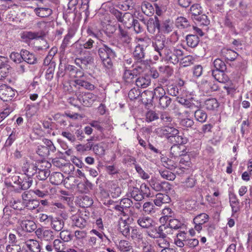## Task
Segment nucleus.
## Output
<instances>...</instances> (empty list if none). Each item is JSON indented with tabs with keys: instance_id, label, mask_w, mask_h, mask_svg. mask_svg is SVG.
Here are the masks:
<instances>
[{
	"instance_id": "1",
	"label": "nucleus",
	"mask_w": 252,
	"mask_h": 252,
	"mask_svg": "<svg viewBox=\"0 0 252 252\" xmlns=\"http://www.w3.org/2000/svg\"><path fill=\"white\" fill-rule=\"evenodd\" d=\"M153 47L158 55L154 56V59L156 61L159 59V56L162 60L175 64L179 62V57L183 55L181 50L173 47H165L163 40H156L153 43Z\"/></svg>"
},
{
	"instance_id": "2",
	"label": "nucleus",
	"mask_w": 252,
	"mask_h": 252,
	"mask_svg": "<svg viewBox=\"0 0 252 252\" xmlns=\"http://www.w3.org/2000/svg\"><path fill=\"white\" fill-rule=\"evenodd\" d=\"M30 167H35L33 164H29L27 162L23 167L25 174L22 175L21 176H14L12 177V181L14 183L18 185L19 188L21 189H27L32 184V180L30 177V175L28 174L29 172L28 169Z\"/></svg>"
},
{
	"instance_id": "3",
	"label": "nucleus",
	"mask_w": 252,
	"mask_h": 252,
	"mask_svg": "<svg viewBox=\"0 0 252 252\" xmlns=\"http://www.w3.org/2000/svg\"><path fill=\"white\" fill-rule=\"evenodd\" d=\"M76 95L79 101L86 106H91L97 99L96 95L89 92H79Z\"/></svg>"
},
{
	"instance_id": "4",
	"label": "nucleus",
	"mask_w": 252,
	"mask_h": 252,
	"mask_svg": "<svg viewBox=\"0 0 252 252\" xmlns=\"http://www.w3.org/2000/svg\"><path fill=\"white\" fill-rule=\"evenodd\" d=\"M209 220V216L206 213H201L195 216L193 220L194 229L200 233L202 229L203 225L207 222Z\"/></svg>"
},
{
	"instance_id": "5",
	"label": "nucleus",
	"mask_w": 252,
	"mask_h": 252,
	"mask_svg": "<svg viewBox=\"0 0 252 252\" xmlns=\"http://www.w3.org/2000/svg\"><path fill=\"white\" fill-rule=\"evenodd\" d=\"M15 94V91L11 87L5 84L0 86V98L3 101H7L11 100Z\"/></svg>"
},
{
	"instance_id": "6",
	"label": "nucleus",
	"mask_w": 252,
	"mask_h": 252,
	"mask_svg": "<svg viewBox=\"0 0 252 252\" xmlns=\"http://www.w3.org/2000/svg\"><path fill=\"white\" fill-rule=\"evenodd\" d=\"M115 15L118 20L122 23L127 28H130L132 26V23L134 19L131 13H126L122 16V13L117 11Z\"/></svg>"
},
{
	"instance_id": "7",
	"label": "nucleus",
	"mask_w": 252,
	"mask_h": 252,
	"mask_svg": "<svg viewBox=\"0 0 252 252\" xmlns=\"http://www.w3.org/2000/svg\"><path fill=\"white\" fill-rule=\"evenodd\" d=\"M190 13L193 16L192 18L196 19L198 21H201L203 20L204 22H202V24L207 25L208 24V21L207 19V16L205 15H202L200 16L201 13V7L197 4L192 5L190 8Z\"/></svg>"
},
{
	"instance_id": "8",
	"label": "nucleus",
	"mask_w": 252,
	"mask_h": 252,
	"mask_svg": "<svg viewBox=\"0 0 252 252\" xmlns=\"http://www.w3.org/2000/svg\"><path fill=\"white\" fill-rule=\"evenodd\" d=\"M116 245L117 249L121 252H136L132 243L129 241L121 240Z\"/></svg>"
},
{
	"instance_id": "9",
	"label": "nucleus",
	"mask_w": 252,
	"mask_h": 252,
	"mask_svg": "<svg viewBox=\"0 0 252 252\" xmlns=\"http://www.w3.org/2000/svg\"><path fill=\"white\" fill-rule=\"evenodd\" d=\"M85 218L79 214H76L72 216V224L80 228H85L88 224V216L85 215Z\"/></svg>"
},
{
	"instance_id": "10",
	"label": "nucleus",
	"mask_w": 252,
	"mask_h": 252,
	"mask_svg": "<svg viewBox=\"0 0 252 252\" xmlns=\"http://www.w3.org/2000/svg\"><path fill=\"white\" fill-rule=\"evenodd\" d=\"M148 31L152 34L158 33L160 30V23L157 17L154 18H150L147 23Z\"/></svg>"
},
{
	"instance_id": "11",
	"label": "nucleus",
	"mask_w": 252,
	"mask_h": 252,
	"mask_svg": "<svg viewBox=\"0 0 252 252\" xmlns=\"http://www.w3.org/2000/svg\"><path fill=\"white\" fill-rule=\"evenodd\" d=\"M35 234L37 237L45 241H50L54 238L53 232L50 230L38 228L35 231Z\"/></svg>"
},
{
	"instance_id": "12",
	"label": "nucleus",
	"mask_w": 252,
	"mask_h": 252,
	"mask_svg": "<svg viewBox=\"0 0 252 252\" xmlns=\"http://www.w3.org/2000/svg\"><path fill=\"white\" fill-rule=\"evenodd\" d=\"M98 54L101 60H104L108 57H115V52L108 46L103 45L98 49Z\"/></svg>"
},
{
	"instance_id": "13",
	"label": "nucleus",
	"mask_w": 252,
	"mask_h": 252,
	"mask_svg": "<svg viewBox=\"0 0 252 252\" xmlns=\"http://www.w3.org/2000/svg\"><path fill=\"white\" fill-rule=\"evenodd\" d=\"M153 220L148 216L139 217L137 220V224L142 228H149L153 226Z\"/></svg>"
},
{
	"instance_id": "14",
	"label": "nucleus",
	"mask_w": 252,
	"mask_h": 252,
	"mask_svg": "<svg viewBox=\"0 0 252 252\" xmlns=\"http://www.w3.org/2000/svg\"><path fill=\"white\" fill-rule=\"evenodd\" d=\"M149 183L151 188L157 191L162 190L164 188V186H165L166 187H168V189H170L169 187V184L168 182H159L157 181L155 178H152L150 180Z\"/></svg>"
},
{
	"instance_id": "15",
	"label": "nucleus",
	"mask_w": 252,
	"mask_h": 252,
	"mask_svg": "<svg viewBox=\"0 0 252 252\" xmlns=\"http://www.w3.org/2000/svg\"><path fill=\"white\" fill-rule=\"evenodd\" d=\"M224 71L214 70L212 71L213 77L220 83L225 84L229 81L228 76L224 73Z\"/></svg>"
},
{
	"instance_id": "16",
	"label": "nucleus",
	"mask_w": 252,
	"mask_h": 252,
	"mask_svg": "<svg viewBox=\"0 0 252 252\" xmlns=\"http://www.w3.org/2000/svg\"><path fill=\"white\" fill-rule=\"evenodd\" d=\"M127 195L128 197H132L137 201H141L144 198V196L139 189L133 187H131L129 188V191Z\"/></svg>"
},
{
	"instance_id": "17",
	"label": "nucleus",
	"mask_w": 252,
	"mask_h": 252,
	"mask_svg": "<svg viewBox=\"0 0 252 252\" xmlns=\"http://www.w3.org/2000/svg\"><path fill=\"white\" fill-rule=\"evenodd\" d=\"M21 228L23 230L27 232H31L35 230L36 228L35 223L31 220H23L20 223Z\"/></svg>"
},
{
	"instance_id": "18",
	"label": "nucleus",
	"mask_w": 252,
	"mask_h": 252,
	"mask_svg": "<svg viewBox=\"0 0 252 252\" xmlns=\"http://www.w3.org/2000/svg\"><path fill=\"white\" fill-rule=\"evenodd\" d=\"M25 244L32 252H40V246L37 241L33 239H28L25 241Z\"/></svg>"
},
{
	"instance_id": "19",
	"label": "nucleus",
	"mask_w": 252,
	"mask_h": 252,
	"mask_svg": "<svg viewBox=\"0 0 252 252\" xmlns=\"http://www.w3.org/2000/svg\"><path fill=\"white\" fill-rule=\"evenodd\" d=\"M129 236L132 240L137 242H140L143 240L142 232L136 227L131 228V232H130Z\"/></svg>"
},
{
	"instance_id": "20",
	"label": "nucleus",
	"mask_w": 252,
	"mask_h": 252,
	"mask_svg": "<svg viewBox=\"0 0 252 252\" xmlns=\"http://www.w3.org/2000/svg\"><path fill=\"white\" fill-rule=\"evenodd\" d=\"M136 85L141 88H146L151 84V79L149 76H140L135 81Z\"/></svg>"
},
{
	"instance_id": "21",
	"label": "nucleus",
	"mask_w": 252,
	"mask_h": 252,
	"mask_svg": "<svg viewBox=\"0 0 252 252\" xmlns=\"http://www.w3.org/2000/svg\"><path fill=\"white\" fill-rule=\"evenodd\" d=\"M169 197L164 194L158 193L156 195V198L154 200V204L157 206H161L162 204L168 203L170 201Z\"/></svg>"
},
{
	"instance_id": "22",
	"label": "nucleus",
	"mask_w": 252,
	"mask_h": 252,
	"mask_svg": "<svg viewBox=\"0 0 252 252\" xmlns=\"http://www.w3.org/2000/svg\"><path fill=\"white\" fill-rule=\"evenodd\" d=\"M221 55L228 61H234L237 57L238 54L234 51L227 48H223L221 51Z\"/></svg>"
},
{
	"instance_id": "23",
	"label": "nucleus",
	"mask_w": 252,
	"mask_h": 252,
	"mask_svg": "<svg viewBox=\"0 0 252 252\" xmlns=\"http://www.w3.org/2000/svg\"><path fill=\"white\" fill-rule=\"evenodd\" d=\"M64 180L63 175L60 172H54L50 176V181L54 185H60Z\"/></svg>"
},
{
	"instance_id": "24",
	"label": "nucleus",
	"mask_w": 252,
	"mask_h": 252,
	"mask_svg": "<svg viewBox=\"0 0 252 252\" xmlns=\"http://www.w3.org/2000/svg\"><path fill=\"white\" fill-rule=\"evenodd\" d=\"M23 60L28 63L33 64L36 63L37 60L35 56L26 50L23 51Z\"/></svg>"
},
{
	"instance_id": "25",
	"label": "nucleus",
	"mask_w": 252,
	"mask_h": 252,
	"mask_svg": "<svg viewBox=\"0 0 252 252\" xmlns=\"http://www.w3.org/2000/svg\"><path fill=\"white\" fill-rule=\"evenodd\" d=\"M64 185L68 189H72L76 185L79 188L80 184L78 183V180L73 177H68L64 180Z\"/></svg>"
},
{
	"instance_id": "26",
	"label": "nucleus",
	"mask_w": 252,
	"mask_h": 252,
	"mask_svg": "<svg viewBox=\"0 0 252 252\" xmlns=\"http://www.w3.org/2000/svg\"><path fill=\"white\" fill-rule=\"evenodd\" d=\"M156 241L155 247L156 251H159L163 248H168L170 247L169 242L165 239V237L158 238Z\"/></svg>"
},
{
	"instance_id": "27",
	"label": "nucleus",
	"mask_w": 252,
	"mask_h": 252,
	"mask_svg": "<svg viewBox=\"0 0 252 252\" xmlns=\"http://www.w3.org/2000/svg\"><path fill=\"white\" fill-rule=\"evenodd\" d=\"M119 225V230L123 235L125 237L129 236L130 226L125 220L120 221Z\"/></svg>"
},
{
	"instance_id": "28",
	"label": "nucleus",
	"mask_w": 252,
	"mask_h": 252,
	"mask_svg": "<svg viewBox=\"0 0 252 252\" xmlns=\"http://www.w3.org/2000/svg\"><path fill=\"white\" fill-rule=\"evenodd\" d=\"M51 221L52 227L56 231H61L64 226V221L62 219L52 218Z\"/></svg>"
},
{
	"instance_id": "29",
	"label": "nucleus",
	"mask_w": 252,
	"mask_h": 252,
	"mask_svg": "<svg viewBox=\"0 0 252 252\" xmlns=\"http://www.w3.org/2000/svg\"><path fill=\"white\" fill-rule=\"evenodd\" d=\"M184 146L183 145H174L170 149L171 154L174 157L181 156L183 155Z\"/></svg>"
},
{
	"instance_id": "30",
	"label": "nucleus",
	"mask_w": 252,
	"mask_h": 252,
	"mask_svg": "<svg viewBox=\"0 0 252 252\" xmlns=\"http://www.w3.org/2000/svg\"><path fill=\"white\" fill-rule=\"evenodd\" d=\"M133 54L136 59L142 60L145 56L144 48L139 44L136 46Z\"/></svg>"
},
{
	"instance_id": "31",
	"label": "nucleus",
	"mask_w": 252,
	"mask_h": 252,
	"mask_svg": "<svg viewBox=\"0 0 252 252\" xmlns=\"http://www.w3.org/2000/svg\"><path fill=\"white\" fill-rule=\"evenodd\" d=\"M139 61H137L135 64V67L134 69L137 71V73H140L144 72L148 67V63L147 62L139 60Z\"/></svg>"
},
{
	"instance_id": "32",
	"label": "nucleus",
	"mask_w": 252,
	"mask_h": 252,
	"mask_svg": "<svg viewBox=\"0 0 252 252\" xmlns=\"http://www.w3.org/2000/svg\"><path fill=\"white\" fill-rule=\"evenodd\" d=\"M186 41L189 46L194 48L198 45L199 40L197 35H189L187 36Z\"/></svg>"
},
{
	"instance_id": "33",
	"label": "nucleus",
	"mask_w": 252,
	"mask_h": 252,
	"mask_svg": "<svg viewBox=\"0 0 252 252\" xmlns=\"http://www.w3.org/2000/svg\"><path fill=\"white\" fill-rule=\"evenodd\" d=\"M119 37L121 42L128 44L130 42L131 38L128 35L127 32L119 26Z\"/></svg>"
},
{
	"instance_id": "34",
	"label": "nucleus",
	"mask_w": 252,
	"mask_h": 252,
	"mask_svg": "<svg viewBox=\"0 0 252 252\" xmlns=\"http://www.w3.org/2000/svg\"><path fill=\"white\" fill-rule=\"evenodd\" d=\"M205 106L208 110H214L219 107V103L215 98H211L206 100Z\"/></svg>"
},
{
	"instance_id": "35",
	"label": "nucleus",
	"mask_w": 252,
	"mask_h": 252,
	"mask_svg": "<svg viewBox=\"0 0 252 252\" xmlns=\"http://www.w3.org/2000/svg\"><path fill=\"white\" fill-rule=\"evenodd\" d=\"M36 14L41 17H46L52 13V10L48 8H36L34 9Z\"/></svg>"
},
{
	"instance_id": "36",
	"label": "nucleus",
	"mask_w": 252,
	"mask_h": 252,
	"mask_svg": "<svg viewBox=\"0 0 252 252\" xmlns=\"http://www.w3.org/2000/svg\"><path fill=\"white\" fill-rule=\"evenodd\" d=\"M74 82L75 83V84L76 85L80 86L85 88L86 89H87L89 90H91V91L94 90L95 88L93 84H92L88 82H87L86 81L81 80V79H76V80H75Z\"/></svg>"
},
{
	"instance_id": "37",
	"label": "nucleus",
	"mask_w": 252,
	"mask_h": 252,
	"mask_svg": "<svg viewBox=\"0 0 252 252\" xmlns=\"http://www.w3.org/2000/svg\"><path fill=\"white\" fill-rule=\"evenodd\" d=\"M40 204L39 200L36 199H30L24 202V206L29 210H32L37 208Z\"/></svg>"
},
{
	"instance_id": "38",
	"label": "nucleus",
	"mask_w": 252,
	"mask_h": 252,
	"mask_svg": "<svg viewBox=\"0 0 252 252\" xmlns=\"http://www.w3.org/2000/svg\"><path fill=\"white\" fill-rule=\"evenodd\" d=\"M68 69L69 70V75L72 78H77L83 76V73L82 71L77 69L74 66H69Z\"/></svg>"
},
{
	"instance_id": "39",
	"label": "nucleus",
	"mask_w": 252,
	"mask_h": 252,
	"mask_svg": "<svg viewBox=\"0 0 252 252\" xmlns=\"http://www.w3.org/2000/svg\"><path fill=\"white\" fill-rule=\"evenodd\" d=\"M141 9L143 12L147 15H150L153 14L154 8L152 4L148 2L144 1L141 5Z\"/></svg>"
},
{
	"instance_id": "40",
	"label": "nucleus",
	"mask_w": 252,
	"mask_h": 252,
	"mask_svg": "<svg viewBox=\"0 0 252 252\" xmlns=\"http://www.w3.org/2000/svg\"><path fill=\"white\" fill-rule=\"evenodd\" d=\"M22 50L20 53H18L17 52H12L10 56V59L15 63H20L22 62L23 61V51Z\"/></svg>"
},
{
	"instance_id": "41",
	"label": "nucleus",
	"mask_w": 252,
	"mask_h": 252,
	"mask_svg": "<svg viewBox=\"0 0 252 252\" xmlns=\"http://www.w3.org/2000/svg\"><path fill=\"white\" fill-rule=\"evenodd\" d=\"M143 210L147 214H152L156 212L155 206L150 202H146L143 204Z\"/></svg>"
},
{
	"instance_id": "42",
	"label": "nucleus",
	"mask_w": 252,
	"mask_h": 252,
	"mask_svg": "<svg viewBox=\"0 0 252 252\" xmlns=\"http://www.w3.org/2000/svg\"><path fill=\"white\" fill-rule=\"evenodd\" d=\"M194 117L197 121L204 123L206 121L207 116L206 113L202 110H197L194 113Z\"/></svg>"
},
{
	"instance_id": "43",
	"label": "nucleus",
	"mask_w": 252,
	"mask_h": 252,
	"mask_svg": "<svg viewBox=\"0 0 252 252\" xmlns=\"http://www.w3.org/2000/svg\"><path fill=\"white\" fill-rule=\"evenodd\" d=\"M176 25L179 28H186L189 26V22L186 18L181 16L176 19Z\"/></svg>"
},
{
	"instance_id": "44",
	"label": "nucleus",
	"mask_w": 252,
	"mask_h": 252,
	"mask_svg": "<svg viewBox=\"0 0 252 252\" xmlns=\"http://www.w3.org/2000/svg\"><path fill=\"white\" fill-rule=\"evenodd\" d=\"M182 224V223L177 219H171L169 220L167 225L168 226V229H169V231H171L170 229H178L181 228Z\"/></svg>"
},
{
	"instance_id": "45",
	"label": "nucleus",
	"mask_w": 252,
	"mask_h": 252,
	"mask_svg": "<svg viewBox=\"0 0 252 252\" xmlns=\"http://www.w3.org/2000/svg\"><path fill=\"white\" fill-rule=\"evenodd\" d=\"M53 248L56 252H66L63 243L59 239H55L54 241Z\"/></svg>"
},
{
	"instance_id": "46",
	"label": "nucleus",
	"mask_w": 252,
	"mask_h": 252,
	"mask_svg": "<svg viewBox=\"0 0 252 252\" xmlns=\"http://www.w3.org/2000/svg\"><path fill=\"white\" fill-rule=\"evenodd\" d=\"M156 230L157 231V234H158V238L166 237V234L163 232L164 231H165L167 233H170V231L168 230V226L166 225H162L158 228L156 227Z\"/></svg>"
},
{
	"instance_id": "47",
	"label": "nucleus",
	"mask_w": 252,
	"mask_h": 252,
	"mask_svg": "<svg viewBox=\"0 0 252 252\" xmlns=\"http://www.w3.org/2000/svg\"><path fill=\"white\" fill-rule=\"evenodd\" d=\"M159 173L161 175V176L165 179L169 180V181H173L175 179V175L174 173L171 172L170 171H168L167 170L161 171H159Z\"/></svg>"
},
{
	"instance_id": "48",
	"label": "nucleus",
	"mask_w": 252,
	"mask_h": 252,
	"mask_svg": "<svg viewBox=\"0 0 252 252\" xmlns=\"http://www.w3.org/2000/svg\"><path fill=\"white\" fill-rule=\"evenodd\" d=\"M214 65L216 70H218L220 71H225L226 69L225 63L220 59H217L214 61Z\"/></svg>"
},
{
	"instance_id": "49",
	"label": "nucleus",
	"mask_w": 252,
	"mask_h": 252,
	"mask_svg": "<svg viewBox=\"0 0 252 252\" xmlns=\"http://www.w3.org/2000/svg\"><path fill=\"white\" fill-rule=\"evenodd\" d=\"M159 104L163 108H167L171 103V98L167 95H164L159 99Z\"/></svg>"
},
{
	"instance_id": "50",
	"label": "nucleus",
	"mask_w": 252,
	"mask_h": 252,
	"mask_svg": "<svg viewBox=\"0 0 252 252\" xmlns=\"http://www.w3.org/2000/svg\"><path fill=\"white\" fill-rule=\"evenodd\" d=\"M165 134H169V137H175L179 133L178 129L172 127H165L163 129Z\"/></svg>"
},
{
	"instance_id": "51",
	"label": "nucleus",
	"mask_w": 252,
	"mask_h": 252,
	"mask_svg": "<svg viewBox=\"0 0 252 252\" xmlns=\"http://www.w3.org/2000/svg\"><path fill=\"white\" fill-rule=\"evenodd\" d=\"M40 37L39 32H27L23 33L22 37L27 40H32Z\"/></svg>"
},
{
	"instance_id": "52",
	"label": "nucleus",
	"mask_w": 252,
	"mask_h": 252,
	"mask_svg": "<svg viewBox=\"0 0 252 252\" xmlns=\"http://www.w3.org/2000/svg\"><path fill=\"white\" fill-rule=\"evenodd\" d=\"M190 164L191 163L189 161L186 160L184 158H181L179 163L180 168L179 169L183 170L184 172H186L185 170L189 169L188 167H190Z\"/></svg>"
},
{
	"instance_id": "53",
	"label": "nucleus",
	"mask_w": 252,
	"mask_h": 252,
	"mask_svg": "<svg viewBox=\"0 0 252 252\" xmlns=\"http://www.w3.org/2000/svg\"><path fill=\"white\" fill-rule=\"evenodd\" d=\"M8 60L7 58L0 56V70H9L11 68L8 64Z\"/></svg>"
},
{
	"instance_id": "54",
	"label": "nucleus",
	"mask_w": 252,
	"mask_h": 252,
	"mask_svg": "<svg viewBox=\"0 0 252 252\" xmlns=\"http://www.w3.org/2000/svg\"><path fill=\"white\" fill-rule=\"evenodd\" d=\"M93 147V144L87 143L86 144H78L76 146V149L78 152L83 153L85 151L90 150Z\"/></svg>"
},
{
	"instance_id": "55",
	"label": "nucleus",
	"mask_w": 252,
	"mask_h": 252,
	"mask_svg": "<svg viewBox=\"0 0 252 252\" xmlns=\"http://www.w3.org/2000/svg\"><path fill=\"white\" fill-rule=\"evenodd\" d=\"M165 95V91L164 89L161 87H157L154 90L153 98L159 99V98Z\"/></svg>"
},
{
	"instance_id": "56",
	"label": "nucleus",
	"mask_w": 252,
	"mask_h": 252,
	"mask_svg": "<svg viewBox=\"0 0 252 252\" xmlns=\"http://www.w3.org/2000/svg\"><path fill=\"white\" fill-rule=\"evenodd\" d=\"M135 75V74L132 73L131 70H126L123 75V79L126 82L131 83Z\"/></svg>"
},
{
	"instance_id": "57",
	"label": "nucleus",
	"mask_w": 252,
	"mask_h": 252,
	"mask_svg": "<svg viewBox=\"0 0 252 252\" xmlns=\"http://www.w3.org/2000/svg\"><path fill=\"white\" fill-rule=\"evenodd\" d=\"M194 58L192 56H187L182 59L181 63L184 67H186L193 63Z\"/></svg>"
},
{
	"instance_id": "58",
	"label": "nucleus",
	"mask_w": 252,
	"mask_h": 252,
	"mask_svg": "<svg viewBox=\"0 0 252 252\" xmlns=\"http://www.w3.org/2000/svg\"><path fill=\"white\" fill-rule=\"evenodd\" d=\"M135 168L137 172L138 173L139 176L142 179L146 180L150 178L149 174L146 173L140 165L135 164Z\"/></svg>"
},
{
	"instance_id": "59",
	"label": "nucleus",
	"mask_w": 252,
	"mask_h": 252,
	"mask_svg": "<svg viewBox=\"0 0 252 252\" xmlns=\"http://www.w3.org/2000/svg\"><path fill=\"white\" fill-rule=\"evenodd\" d=\"M172 23L170 20H166L162 24L161 30L165 33H169L172 31Z\"/></svg>"
},
{
	"instance_id": "60",
	"label": "nucleus",
	"mask_w": 252,
	"mask_h": 252,
	"mask_svg": "<svg viewBox=\"0 0 252 252\" xmlns=\"http://www.w3.org/2000/svg\"><path fill=\"white\" fill-rule=\"evenodd\" d=\"M182 184V185L185 188H191L194 186L195 181L193 178L189 177Z\"/></svg>"
},
{
	"instance_id": "61",
	"label": "nucleus",
	"mask_w": 252,
	"mask_h": 252,
	"mask_svg": "<svg viewBox=\"0 0 252 252\" xmlns=\"http://www.w3.org/2000/svg\"><path fill=\"white\" fill-rule=\"evenodd\" d=\"M55 65L50 64L48 68L47 69L46 74H45V78L47 80L50 81L51 80L54 76V73L55 70Z\"/></svg>"
},
{
	"instance_id": "62",
	"label": "nucleus",
	"mask_w": 252,
	"mask_h": 252,
	"mask_svg": "<svg viewBox=\"0 0 252 252\" xmlns=\"http://www.w3.org/2000/svg\"><path fill=\"white\" fill-rule=\"evenodd\" d=\"M75 240L80 241L85 239L87 237V232L83 230H76L74 232Z\"/></svg>"
},
{
	"instance_id": "63",
	"label": "nucleus",
	"mask_w": 252,
	"mask_h": 252,
	"mask_svg": "<svg viewBox=\"0 0 252 252\" xmlns=\"http://www.w3.org/2000/svg\"><path fill=\"white\" fill-rule=\"evenodd\" d=\"M50 175V171L48 169L39 170L36 177L40 180H44Z\"/></svg>"
},
{
	"instance_id": "64",
	"label": "nucleus",
	"mask_w": 252,
	"mask_h": 252,
	"mask_svg": "<svg viewBox=\"0 0 252 252\" xmlns=\"http://www.w3.org/2000/svg\"><path fill=\"white\" fill-rule=\"evenodd\" d=\"M6 250L7 252H20L21 247L19 245L12 243L6 246Z\"/></svg>"
}]
</instances>
